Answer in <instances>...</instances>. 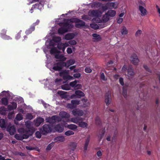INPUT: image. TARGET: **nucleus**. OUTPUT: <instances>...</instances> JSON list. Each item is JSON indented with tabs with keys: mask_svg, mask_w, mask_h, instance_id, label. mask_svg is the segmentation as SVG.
Here are the masks:
<instances>
[{
	"mask_svg": "<svg viewBox=\"0 0 160 160\" xmlns=\"http://www.w3.org/2000/svg\"><path fill=\"white\" fill-rule=\"evenodd\" d=\"M71 22H75V27L77 28H80L85 26V23L83 21L77 18H72L68 20Z\"/></svg>",
	"mask_w": 160,
	"mask_h": 160,
	"instance_id": "obj_1",
	"label": "nucleus"
},
{
	"mask_svg": "<svg viewBox=\"0 0 160 160\" xmlns=\"http://www.w3.org/2000/svg\"><path fill=\"white\" fill-rule=\"evenodd\" d=\"M60 76L62 77L64 80H73V77L69 75V71L68 70H63L59 73Z\"/></svg>",
	"mask_w": 160,
	"mask_h": 160,
	"instance_id": "obj_2",
	"label": "nucleus"
},
{
	"mask_svg": "<svg viewBox=\"0 0 160 160\" xmlns=\"http://www.w3.org/2000/svg\"><path fill=\"white\" fill-rule=\"evenodd\" d=\"M52 130V126L50 124H45L43 125L42 129H41L40 131L42 134L46 135L48 133L51 132Z\"/></svg>",
	"mask_w": 160,
	"mask_h": 160,
	"instance_id": "obj_3",
	"label": "nucleus"
},
{
	"mask_svg": "<svg viewBox=\"0 0 160 160\" xmlns=\"http://www.w3.org/2000/svg\"><path fill=\"white\" fill-rule=\"evenodd\" d=\"M116 12L114 10H108L105 14L106 18H105V15L103 17V21L105 22H107L109 19V16L113 17L116 15Z\"/></svg>",
	"mask_w": 160,
	"mask_h": 160,
	"instance_id": "obj_4",
	"label": "nucleus"
},
{
	"mask_svg": "<svg viewBox=\"0 0 160 160\" xmlns=\"http://www.w3.org/2000/svg\"><path fill=\"white\" fill-rule=\"evenodd\" d=\"M145 7V4L142 2L138 6V10L142 16H145L147 15L148 12L144 7Z\"/></svg>",
	"mask_w": 160,
	"mask_h": 160,
	"instance_id": "obj_5",
	"label": "nucleus"
},
{
	"mask_svg": "<svg viewBox=\"0 0 160 160\" xmlns=\"http://www.w3.org/2000/svg\"><path fill=\"white\" fill-rule=\"evenodd\" d=\"M40 21L37 20L36 22L33 23L30 27V28L27 30L25 31V33L27 35H28L30 34L32 32L34 31L35 29V26L38 25Z\"/></svg>",
	"mask_w": 160,
	"mask_h": 160,
	"instance_id": "obj_6",
	"label": "nucleus"
},
{
	"mask_svg": "<svg viewBox=\"0 0 160 160\" xmlns=\"http://www.w3.org/2000/svg\"><path fill=\"white\" fill-rule=\"evenodd\" d=\"M63 63L62 61H60L58 62L55 63L52 69L55 71H60L63 68Z\"/></svg>",
	"mask_w": 160,
	"mask_h": 160,
	"instance_id": "obj_7",
	"label": "nucleus"
},
{
	"mask_svg": "<svg viewBox=\"0 0 160 160\" xmlns=\"http://www.w3.org/2000/svg\"><path fill=\"white\" fill-rule=\"evenodd\" d=\"M139 60L136 54L133 53L131 57V62L134 65H137Z\"/></svg>",
	"mask_w": 160,
	"mask_h": 160,
	"instance_id": "obj_8",
	"label": "nucleus"
},
{
	"mask_svg": "<svg viewBox=\"0 0 160 160\" xmlns=\"http://www.w3.org/2000/svg\"><path fill=\"white\" fill-rule=\"evenodd\" d=\"M111 98V92L110 91L106 92L105 95V102L106 105L108 106L110 103Z\"/></svg>",
	"mask_w": 160,
	"mask_h": 160,
	"instance_id": "obj_9",
	"label": "nucleus"
},
{
	"mask_svg": "<svg viewBox=\"0 0 160 160\" xmlns=\"http://www.w3.org/2000/svg\"><path fill=\"white\" fill-rule=\"evenodd\" d=\"M59 118L58 116L54 115L51 118H48L46 119L45 121L46 122L50 123H54L57 121L58 120Z\"/></svg>",
	"mask_w": 160,
	"mask_h": 160,
	"instance_id": "obj_10",
	"label": "nucleus"
},
{
	"mask_svg": "<svg viewBox=\"0 0 160 160\" xmlns=\"http://www.w3.org/2000/svg\"><path fill=\"white\" fill-rule=\"evenodd\" d=\"M7 131L11 135L14 134L16 131V128L14 125L10 126L8 125L6 128Z\"/></svg>",
	"mask_w": 160,
	"mask_h": 160,
	"instance_id": "obj_11",
	"label": "nucleus"
},
{
	"mask_svg": "<svg viewBox=\"0 0 160 160\" xmlns=\"http://www.w3.org/2000/svg\"><path fill=\"white\" fill-rule=\"evenodd\" d=\"M72 114L75 116L81 117L84 114V112L82 110L77 109L73 110L72 111Z\"/></svg>",
	"mask_w": 160,
	"mask_h": 160,
	"instance_id": "obj_12",
	"label": "nucleus"
},
{
	"mask_svg": "<svg viewBox=\"0 0 160 160\" xmlns=\"http://www.w3.org/2000/svg\"><path fill=\"white\" fill-rule=\"evenodd\" d=\"M54 128L56 131L59 132H62L64 130L63 127L60 124L55 126Z\"/></svg>",
	"mask_w": 160,
	"mask_h": 160,
	"instance_id": "obj_13",
	"label": "nucleus"
},
{
	"mask_svg": "<svg viewBox=\"0 0 160 160\" xmlns=\"http://www.w3.org/2000/svg\"><path fill=\"white\" fill-rule=\"evenodd\" d=\"M109 6V9H116L118 6V4L117 2H108Z\"/></svg>",
	"mask_w": 160,
	"mask_h": 160,
	"instance_id": "obj_14",
	"label": "nucleus"
},
{
	"mask_svg": "<svg viewBox=\"0 0 160 160\" xmlns=\"http://www.w3.org/2000/svg\"><path fill=\"white\" fill-rule=\"evenodd\" d=\"M44 121V119L42 118L39 117L37 118L35 122V125L36 127H38Z\"/></svg>",
	"mask_w": 160,
	"mask_h": 160,
	"instance_id": "obj_15",
	"label": "nucleus"
},
{
	"mask_svg": "<svg viewBox=\"0 0 160 160\" xmlns=\"http://www.w3.org/2000/svg\"><path fill=\"white\" fill-rule=\"evenodd\" d=\"M63 24V27L68 29H71L73 28V26L72 23H69L68 22H63L61 23Z\"/></svg>",
	"mask_w": 160,
	"mask_h": 160,
	"instance_id": "obj_16",
	"label": "nucleus"
},
{
	"mask_svg": "<svg viewBox=\"0 0 160 160\" xmlns=\"http://www.w3.org/2000/svg\"><path fill=\"white\" fill-rule=\"evenodd\" d=\"M99 11L97 10H92L91 13L90 14L89 13V15L92 17H99Z\"/></svg>",
	"mask_w": 160,
	"mask_h": 160,
	"instance_id": "obj_17",
	"label": "nucleus"
},
{
	"mask_svg": "<svg viewBox=\"0 0 160 160\" xmlns=\"http://www.w3.org/2000/svg\"><path fill=\"white\" fill-rule=\"evenodd\" d=\"M75 93L77 95L78 98H81L82 97L85 96L84 93L81 91L78 90L75 91Z\"/></svg>",
	"mask_w": 160,
	"mask_h": 160,
	"instance_id": "obj_18",
	"label": "nucleus"
},
{
	"mask_svg": "<svg viewBox=\"0 0 160 160\" xmlns=\"http://www.w3.org/2000/svg\"><path fill=\"white\" fill-rule=\"evenodd\" d=\"M105 128H103L102 130H100V133L98 135V137L99 138V141H100L102 139L105 132Z\"/></svg>",
	"mask_w": 160,
	"mask_h": 160,
	"instance_id": "obj_19",
	"label": "nucleus"
},
{
	"mask_svg": "<svg viewBox=\"0 0 160 160\" xmlns=\"http://www.w3.org/2000/svg\"><path fill=\"white\" fill-rule=\"evenodd\" d=\"M66 47L65 44L62 42L59 43L57 45L58 49L60 50H62L63 52H64Z\"/></svg>",
	"mask_w": 160,
	"mask_h": 160,
	"instance_id": "obj_20",
	"label": "nucleus"
},
{
	"mask_svg": "<svg viewBox=\"0 0 160 160\" xmlns=\"http://www.w3.org/2000/svg\"><path fill=\"white\" fill-rule=\"evenodd\" d=\"M60 116L62 118H68L70 117L69 114L66 112H61L59 113Z\"/></svg>",
	"mask_w": 160,
	"mask_h": 160,
	"instance_id": "obj_21",
	"label": "nucleus"
},
{
	"mask_svg": "<svg viewBox=\"0 0 160 160\" xmlns=\"http://www.w3.org/2000/svg\"><path fill=\"white\" fill-rule=\"evenodd\" d=\"M68 31L67 28L62 27L59 28L58 30V32L59 34H62Z\"/></svg>",
	"mask_w": 160,
	"mask_h": 160,
	"instance_id": "obj_22",
	"label": "nucleus"
},
{
	"mask_svg": "<svg viewBox=\"0 0 160 160\" xmlns=\"http://www.w3.org/2000/svg\"><path fill=\"white\" fill-rule=\"evenodd\" d=\"M90 141V136H88L86 139L85 143L84 145V151H86Z\"/></svg>",
	"mask_w": 160,
	"mask_h": 160,
	"instance_id": "obj_23",
	"label": "nucleus"
},
{
	"mask_svg": "<svg viewBox=\"0 0 160 160\" xmlns=\"http://www.w3.org/2000/svg\"><path fill=\"white\" fill-rule=\"evenodd\" d=\"M74 37V34L72 33H69L66 34L65 36V39L67 40H69L73 39Z\"/></svg>",
	"mask_w": 160,
	"mask_h": 160,
	"instance_id": "obj_24",
	"label": "nucleus"
},
{
	"mask_svg": "<svg viewBox=\"0 0 160 160\" xmlns=\"http://www.w3.org/2000/svg\"><path fill=\"white\" fill-rule=\"evenodd\" d=\"M55 57L56 59H61L60 61H64L66 60V57H64L62 55H60L59 54H56L55 56Z\"/></svg>",
	"mask_w": 160,
	"mask_h": 160,
	"instance_id": "obj_25",
	"label": "nucleus"
},
{
	"mask_svg": "<svg viewBox=\"0 0 160 160\" xmlns=\"http://www.w3.org/2000/svg\"><path fill=\"white\" fill-rule=\"evenodd\" d=\"M65 138L63 136H59L56 137L54 138V141L55 142H62L64 141Z\"/></svg>",
	"mask_w": 160,
	"mask_h": 160,
	"instance_id": "obj_26",
	"label": "nucleus"
},
{
	"mask_svg": "<svg viewBox=\"0 0 160 160\" xmlns=\"http://www.w3.org/2000/svg\"><path fill=\"white\" fill-rule=\"evenodd\" d=\"M0 127L2 128H6V122L3 119H0Z\"/></svg>",
	"mask_w": 160,
	"mask_h": 160,
	"instance_id": "obj_27",
	"label": "nucleus"
},
{
	"mask_svg": "<svg viewBox=\"0 0 160 160\" xmlns=\"http://www.w3.org/2000/svg\"><path fill=\"white\" fill-rule=\"evenodd\" d=\"M79 127L82 128H87L88 124L87 123L84 122H80L78 124Z\"/></svg>",
	"mask_w": 160,
	"mask_h": 160,
	"instance_id": "obj_28",
	"label": "nucleus"
},
{
	"mask_svg": "<svg viewBox=\"0 0 160 160\" xmlns=\"http://www.w3.org/2000/svg\"><path fill=\"white\" fill-rule=\"evenodd\" d=\"M77 126L76 125L73 124H70L68 125V128L70 129L75 131L77 128Z\"/></svg>",
	"mask_w": 160,
	"mask_h": 160,
	"instance_id": "obj_29",
	"label": "nucleus"
},
{
	"mask_svg": "<svg viewBox=\"0 0 160 160\" xmlns=\"http://www.w3.org/2000/svg\"><path fill=\"white\" fill-rule=\"evenodd\" d=\"M102 5V4L100 2H94L93 3L92 6L95 8H100Z\"/></svg>",
	"mask_w": 160,
	"mask_h": 160,
	"instance_id": "obj_30",
	"label": "nucleus"
},
{
	"mask_svg": "<svg viewBox=\"0 0 160 160\" xmlns=\"http://www.w3.org/2000/svg\"><path fill=\"white\" fill-rule=\"evenodd\" d=\"M61 88L64 90H68L70 89L71 87L69 84H65L61 86Z\"/></svg>",
	"mask_w": 160,
	"mask_h": 160,
	"instance_id": "obj_31",
	"label": "nucleus"
},
{
	"mask_svg": "<svg viewBox=\"0 0 160 160\" xmlns=\"http://www.w3.org/2000/svg\"><path fill=\"white\" fill-rule=\"evenodd\" d=\"M67 92L62 91H59L58 92V94L60 96L66 98L67 97Z\"/></svg>",
	"mask_w": 160,
	"mask_h": 160,
	"instance_id": "obj_32",
	"label": "nucleus"
},
{
	"mask_svg": "<svg viewBox=\"0 0 160 160\" xmlns=\"http://www.w3.org/2000/svg\"><path fill=\"white\" fill-rule=\"evenodd\" d=\"M1 102L2 104L6 106L8 103V100L7 98H3L1 99Z\"/></svg>",
	"mask_w": 160,
	"mask_h": 160,
	"instance_id": "obj_33",
	"label": "nucleus"
},
{
	"mask_svg": "<svg viewBox=\"0 0 160 160\" xmlns=\"http://www.w3.org/2000/svg\"><path fill=\"white\" fill-rule=\"evenodd\" d=\"M71 61H72V60H68L66 62H64V61H62V63H63V67H66V68L68 67L70 65V62Z\"/></svg>",
	"mask_w": 160,
	"mask_h": 160,
	"instance_id": "obj_34",
	"label": "nucleus"
},
{
	"mask_svg": "<svg viewBox=\"0 0 160 160\" xmlns=\"http://www.w3.org/2000/svg\"><path fill=\"white\" fill-rule=\"evenodd\" d=\"M23 118V116L21 114L18 113L16 115L15 119L18 121H20L22 120Z\"/></svg>",
	"mask_w": 160,
	"mask_h": 160,
	"instance_id": "obj_35",
	"label": "nucleus"
},
{
	"mask_svg": "<svg viewBox=\"0 0 160 160\" xmlns=\"http://www.w3.org/2000/svg\"><path fill=\"white\" fill-rule=\"evenodd\" d=\"M59 52L55 47L52 48L50 50V53L52 54L54 53H58Z\"/></svg>",
	"mask_w": 160,
	"mask_h": 160,
	"instance_id": "obj_36",
	"label": "nucleus"
},
{
	"mask_svg": "<svg viewBox=\"0 0 160 160\" xmlns=\"http://www.w3.org/2000/svg\"><path fill=\"white\" fill-rule=\"evenodd\" d=\"M80 101L77 99L72 100L71 101V103H72L74 106H76V105L79 104Z\"/></svg>",
	"mask_w": 160,
	"mask_h": 160,
	"instance_id": "obj_37",
	"label": "nucleus"
},
{
	"mask_svg": "<svg viewBox=\"0 0 160 160\" xmlns=\"http://www.w3.org/2000/svg\"><path fill=\"white\" fill-rule=\"evenodd\" d=\"M21 129L23 130V132H25L27 135H28V137L32 135V132L29 129H26L25 131H24L23 129Z\"/></svg>",
	"mask_w": 160,
	"mask_h": 160,
	"instance_id": "obj_38",
	"label": "nucleus"
},
{
	"mask_svg": "<svg viewBox=\"0 0 160 160\" xmlns=\"http://www.w3.org/2000/svg\"><path fill=\"white\" fill-rule=\"evenodd\" d=\"M78 82V81L75 80L73 81L72 82L69 83L70 86L72 88H75L77 83Z\"/></svg>",
	"mask_w": 160,
	"mask_h": 160,
	"instance_id": "obj_39",
	"label": "nucleus"
},
{
	"mask_svg": "<svg viewBox=\"0 0 160 160\" xmlns=\"http://www.w3.org/2000/svg\"><path fill=\"white\" fill-rule=\"evenodd\" d=\"M61 40V38L60 37H54L52 38V40L56 42H60Z\"/></svg>",
	"mask_w": 160,
	"mask_h": 160,
	"instance_id": "obj_40",
	"label": "nucleus"
},
{
	"mask_svg": "<svg viewBox=\"0 0 160 160\" xmlns=\"http://www.w3.org/2000/svg\"><path fill=\"white\" fill-rule=\"evenodd\" d=\"M90 27L95 30H97L99 28V26L97 24L95 23H92L90 24Z\"/></svg>",
	"mask_w": 160,
	"mask_h": 160,
	"instance_id": "obj_41",
	"label": "nucleus"
},
{
	"mask_svg": "<svg viewBox=\"0 0 160 160\" xmlns=\"http://www.w3.org/2000/svg\"><path fill=\"white\" fill-rule=\"evenodd\" d=\"M92 36L93 37L95 38L98 41H100L101 39V38L100 37V36L97 34L96 33H93L92 34Z\"/></svg>",
	"mask_w": 160,
	"mask_h": 160,
	"instance_id": "obj_42",
	"label": "nucleus"
},
{
	"mask_svg": "<svg viewBox=\"0 0 160 160\" xmlns=\"http://www.w3.org/2000/svg\"><path fill=\"white\" fill-rule=\"evenodd\" d=\"M1 37L4 40H11L12 38L9 36H8L6 34L2 35Z\"/></svg>",
	"mask_w": 160,
	"mask_h": 160,
	"instance_id": "obj_43",
	"label": "nucleus"
},
{
	"mask_svg": "<svg viewBox=\"0 0 160 160\" xmlns=\"http://www.w3.org/2000/svg\"><path fill=\"white\" fill-rule=\"evenodd\" d=\"M95 123L97 125H100L101 124V121L100 118L98 116H97L96 118Z\"/></svg>",
	"mask_w": 160,
	"mask_h": 160,
	"instance_id": "obj_44",
	"label": "nucleus"
},
{
	"mask_svg": "<svg viewBox=\"0 0 160 160\" xmlns=\"http://www.w3.org/2000/svg\"><path fill=\"white\" fill-rule=\"evenodd\" d=\"M15 138L18 140H22L23 139L22 135L19 134H17L15 135Z\"/></svg>",
	"mask_w": 160,
	"mask_h": 160,
	"instance_id": "obj_45",
	"label": "nucleus"
},
{
	"mask_svg": "<svg viewBox=\"0 0 160 160\" xmlns=\"http://www.w3.org/2000/svg\"><path fill=\"white\" fill-rule=\"evenodd\" d=\"M54 144L53 142L49 144L47 146L46 148V150L47 151H49L54 146Z\"/></svg>",
	"mask_w": 160,
	"mask_h": 160,
	"instance_id": "obj_46",
	"label": "nucleus"
},
{
	"mask_svg": "<svg viewBox=\"0 0 160 160\" xmlns=\"http://www.w3.org/2000/svg\"><path fill=\"white\" fill-rule=\"evenodd\" d=\"M74 133L73 131L71 130H68L66 132L65 134L67 136H69L74 134Z\"/></svg>",
	"mask_w": 160,
	"mask_h": 160,
	"instance_id": "obj_47",
	"label": "nucleus"
},
{
	"mask_svg": "<svg viewBox=\"0 0 160 160\" xmlns=\"http://www.w3.org/2000/svg\"><path fill=\"white\" fill-rule=\"evenodd\" d=\"M102 9L103 11H105L109 9L108 3H107L105 5L102 6Z\"/></svg>",
	"mask_w": 160,
	"mask_h": 160,
	"instance_id": "obj_48",
	"label": "nucleus"
},
{
	"mask_svg": "<svg viewBox=\"0 0 160 160\" xmlns=\"http://www.w3.org/2000/svg\"><path fill=\"white\" fill-rule=\"evenodd\" d=\"M121 32L122 35H125L128 33V30L125 27L123 28Z\"/></svg>",
	"mask_w": 160,
	"mask_h": 160,
	"instance_id": "obj_49",
	"label": "nucleus"
},
{
	"mask_svg": "<svg viewBox=\"0 0 160 160\" xmlns=\"http://www.w3.org/2000/svg\"><path fill=\"white\" fill-rule=\"evenodd\" d=\"M85 71L87 73H89L92 72V70L89 67H87L85 68Z\"/></svg>",
	"mask_w": 160,
	"mask_h": 160,
	"instance_id": "obj_50",
	"label": "nucleus"
},
{
	"mask_svg": "<svg viewBox=\"0 0 160 160\" xmlns=\"http://www.w3.org/2000/svg\"><path fill=\"white\" fill-rule=\"evenodd\" d=\"M26 118L28 119L31 120L33 118V116L31 113H28L26 114Z\"/></svg>",
	"mask_w": 160,
	"mask_h": 160,
	"instance_id": "obj_51",
	"label": "nucleus"
},
{
	"mask_svg": "<svg viewBox=\"0 0 160 160\" xmlns=\"http://www.w3.org/2000/svg\"><path fill=\"white\" fill-rule=\"evenodd\" d=\"M70 147H72L71 149L73 150H74L76 147V144L74 142H72L70 144Z\"/></svg>",
	"mask_w": 160,
	"mask_h": 160,
	"instance_id": "obj_52",
	"label": "nucleus"
},
{
	"mask_svg": "<svg viewBox=\"0 0 160 160\" xmlns=\"http://www.w3.org/2000/svg\"><path fill=\"white\" fill-rule=\"evenodd\" d=\"M41 132L40 133L39 131L36 132L35 133L36 137L38 138H40L41 137Z\"/></svg>",
	"mask_w": 160,
	"mask_h": 160,
	"instance_id": "obj_53",
	"label": "nucleus"
},
{
	"mask_svg": "<svg viewBox=\"0 0 160 160\" xmlns=\"http://www.w3.org/2000/svg\"><path fill=\"white\" fill-rule=\"evenodd\" d=\"M21 31H20L15 36V38L16 39H18L21 38Z\"/></svg>",
	"mask_w": 160,
	"mask_h": 160,
	"instance_id": "obj_54",
	"label": "nucleus"
},
{
	"mask_svg": "<svg viewBox=\"0 0 160 160\" xmlns=\"http://www.w3.org/2000/svg\"><path fill=\"white\" fill-rule=\"evenodd\" d=\"M100 78L103 81H106L107 80V79L105 78L104 74L103 72L100 75Z\"/></svg>",
	"mask_w": 160,
	"mask_h": 160,
	"instance_id": "obj_55",
	"label": "nucleus"
},
{
	"mask_svg": "<svg viewBox=\"0 0 160 160\" xmlns=\"http://www.w3.org/2000/svg\"><path fill=\"white\" fill-rule=\"evenodd\" d=\"M142 33V31L141 30H138L135 33V36L137 37L139 36Z\"/></svg>",
	"mask_w": 160,
	"mask_h": 160,
	"instance_id": "obj_56",
	"label": "nucleus"
},
{
	"mask_svg": "<svg viewBox=\"0 0 160 160\" xmlns=\"http://www.w3.org/2000/svg\"><path fill=\"white\" fill-rule=\"evenodd\" d=\"M78 117L72 118L71 119V120L72 122L78 124Z\"/></svg>",
	"mask_w": 160,
	"mask_h": 160,
	"instance_id": "obj_57",
	"label": "nucleus"
},
{
	"mask_svg": "<svg viewBox=\"0 0 160 160\" xmlns=\"http://www.w3.org/2000/svg\"><path fill=\"white\" fill-rule=\"evenodd\" d=\"M67 106L68 108L71 109H72L75 108V106H74L72 103H68Z\"/></svg>",
	"mask_w": 160,
	"mask_h": 160,
	"instance_id": "obj_58",
	"label": "nucleus"
},
{
	"mask_svg": "<svg viewBox=\"0 0 160 160\" xmlns=\"http://www.w3.org/2000/svg\"><path fill=\"white\" fill-rule=\"evenodd\" d=\"M68 42L69 44L71 45H75L77 43L76 41L74 40L70 41Z\"/></svg>",
	"mask_w": 160,
	"mask_h": 160,
	"instance_id": "obj_59",
	"label": "nucleus"
},
{
	"mask_svg": "<svg viewBox=\"0 0 160 160\" xmlns=\"http://www.w3.org/2000/svg\"><path fill=\"white\" fill-rule=\"evenodd\" d=\"M81 74L79 73H77L73 74L74 77L76 78H78L81 77Z\"/></svg>",
	"mask_w": 160,
	"mask_h": 160,
	"instance_id": "obj_60",
	"label": "nucleus"
},
{
	"mask_svg": "<svg viewBox=\"0 0 160 160\" xmlns=\"http://www.w3.org/2000/svg\"><path fill=\"white\" fill-rule=\"evenodd\" d=\"M119 82L120 84L123 86L124 85L123 79L122 78H120L119 79Z\"/></svg>",
	"mask_w": 160,
	"mask_h": 160,
	"instance_id": "obj_61",
	"label": "nucleus"
},
{
	"mask_svg": "<svg viewBox=\"0 0 160 160\" xmlns=\"http://www.w3.org/2000/svg\"><path fill=\"white\" fill-rule=\"evenodd\" d=\"M82 18L84 20H86L89 19V17L88 15H84L82 16Z\"/></svg>",
	"mask_w": 160,
	"mask_h": 160,
	"instance_id": "obj_62",
	"label": "nucleus"
},
{
	"mask_svg": "<svg viewBox=\"0 0 160 160\" xmlns=\"http://www.w3.org/2000/svg\"><path fill=\"white\" fill-rule=\"evenodd\" d=\"M122 95L125 98H126L127 97V91L124 90L123 88L122 91Z\"/></svg>",
	"mask_w": 160,
	"mask_h": 160,
	"instance_id": "obj_63",
	"label": "nucleus"
},
{
	"mask_svg": "<svg viewBox=\"0 0 160 160\" xmlns=\"http://www.w3.org/2000/svg\"><path fill=\"white\" fill-rule=\"evenodd\" d=\"M12 106L14 109H16L17 108V104L16 102H12Z\"/></svg>",
	"mask_w": 160,
	"mask_h": 160,
	"instance_id": "obj_64",
	"label": "nucleus"
}]
</instances>
